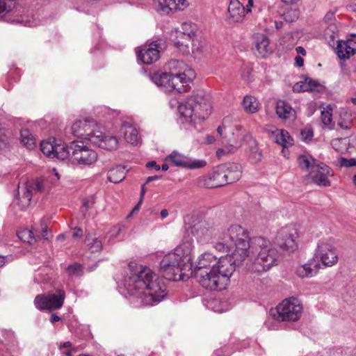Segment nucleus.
<instances>
[{
    "label": "nucleus",
    "mask_w": 356,
    "mask_h": 356,
    "mask_svg": "<svg viewBox=\"0 0 356 356\" xmlns=\"http://www.w3.org/2000/svg\"><path fill=\"white\" fill-rule=\"evenodd\" d=\"M314 255L316 262L325 267L333 266L339 259L334 240L330 238H322L318 241Z\"/></svg>",
    "instance_id": "obj_10"
},
{
    "label": "nucleus",
    "mask_w": 356,
    "mask_h": 356,
    "mask_svg": "<svg viewBox=\"0 0 356 356\" xmlns=\"http://www.w3.org/2000/svg\"><path fill=\"white\" fill-rule=\"evenodd\" d=\"M168 160L176 166L187 169H198L204 167L207 162L204 160L192 159L177 151L172 152Z\"/></svg>",
    "instance_id": "obj_16"
},
{
    "label": "nucleus",
    "mask_w": 356,
    "mask_h": 356,
    "mask_svg": "<svg viewBox=\"0 0 356 356\" xmlns=\"http://www.w3.org/2000/svg\"><path fill=\"white\" fill-rule=\"evenodd\" d=\"M184 259L172 252L165 254L160 262V271L163 276L172 281H184L193 274V264L186 263Z\"/></svg>",
    "instance_id": "obj_7"
},
{
    "label": "nucleus",
    "mask_w": 356,
    "mask_h": 356,
    "mask_svg": "<svg viewBox=\"0 0 356 356\" xmlns=\"http://www.w3.org/2000/svg\"><path fill=\"white\" fill-rule=\"evenodd\" d=\"M86 242L91 252H99L102 250V242L98 238H87Z\"/></svg>",
    "instance_id": "obj_42"
},
{
    "label": "nucleus",
    "mask_w": 356,
    "mask_h": 356,
    "mask_svg": "<svg viewBox=\"0 0 356 356\" xmlns=\"http://www.w3.org/2000/svg\"><path fill=\"white\" fill-rule=\"evenodd\" d=\"M301 136L305 141L311 140L313 137V131L310 129H305L301 131Z\"/></svg>",
    "instance_id": "obj_50"
},
{
    "label": "nucleus",
    "mask_w": 356,
    "mask_h": 356,
    "mask_svg": "<svg viewBox=\"0 0 356 356\" xmlns=\"http://www.w3.org/2000/svg\"><path fill=\"white\" fill-rule=\"evenodd\" d=\"M265 130L267 133L270 134L272 135L273 137L275 136V134L280 130L278 129H277L275 127L273 126V125H267L266 127H265Z\"/></svg>",
    "instance_id": "obj_52"
},
{
    "label": "nucleus",
    "mask_w": 356,
    "mask_h": 356,
    "mask_svg": "<svg viewBox=\"0 0 356 356\" xmlns=\"http://www.w3.org/2000/svg\"><path fill=\"white\" fill-rule=\"evenodd\" d=\"M44 270H41L40 271L35 273L34 275V281L37 283L46 282L49 280V276L45 273H43Z\"/></svg>",
    "instance_id": "obj_47"
},
{
    "label": "nucleus",
    "mask_w": 356,
    "mask_h": 356,
    "mask_svg": "<svg viewBox=\"0 0 356 356\" xmlns=\"http://www.w3.org/2000/svg\"><path fill=\"white\" fill-rule=\"evenodd\" d=\"M302 306L300 301L296 298L284 300L275 308L271 309L270 314L278 321H297L301 316Z\"/></svg>",
    "instance_id": "obj_9"
},
{
    "label": "nucleus",
    "mask_w": 356,
    "mask_h": 356,
    "mask_svg": "<svg viewBox=\"0 0 356 356\" xmlns=\"http://www.w3.org/2000/svg\"><path fill=\"white\" fill-rule=\"evenodd\" d=\"M165 69L170 76H184V79H194L195 77V71L181 60H170L165 65Z\"/></svg>",
    "instance_id": "obj_18"
},
{
    "label": "nucleus",
    "mask_w": 356,
    "mask_h": 356,
    "mask_svg": "<svg viewBox=\"0 0 356 356\" xmlns=\"http://www.w3.org/2000/svg\"><path fill=\"white\" fill-rule=\"evenodd\" d=\"M299 237L298 228L295 225H287L279 229L276 242L282 250L293 252L298 248Z\"/></svg>",
    "instance_id": "obj_13"
},
{
    "label": "nucleus",
    "mask_w": 356,
    "mask_h": 356,
    "mask_svg": "<svg viewBox=\"0 0 356 356\" xmlns=\"http://www.w3.org/2000/svg\"><path fill=\"white\" fill-rule=\"evenodd\" d=\"M178 111L183 123H189L196 127L208 118L211 106L202 93H194L178 106Z\"/></svg>",
    "instance_id": "obj_5"
},
{
    "label": "nucleus",
    "mask_w": 356,
    "mask_h": 356,
    "mask_svg": "<svg viewBox=\"0 0 356 356\" xmlns=\"http://www.w3.org/2000/svg\"><path fill=\"white\" fill-rule=\"evenodd\" d=\"M170 40L174 43L175 47L184 55L188 56L192 54L195 56L199 51V46L196 44V41L193 40V39L171 33Z\"/></svg>",
    "instance_id": "obj_17"
},
{
    "label": "nucleus",
    "mask_w": 356,
    "mask_h": 356,
    "mask_svg": "<svg viewBox=\"0 0 356 356\" xmlns=\"http://www.w3.org/2000/svg\"><path fill=\"white\" fill-rule=\"evenodd\" d=\"M168 216V211L167 209H163L161 211V217L162 219H164L165 218H167Z\"/></svg>",
    "instance_id": "obj_63"
},
{
    "label": "nucleus",
    "mask_w": 356,
    "mask_h": 356,
    "mask_svg": "<svg viewBox=\"0 0 356 356\" xmlns=\"http://www.w3.org/2000/svg\"><path fill=\"white\" fill-rule=\"evenodd\" d=\"M184 78V76H170L169 91L176 90L178 92H184L186 87L193 80Z\"/></svg>",
    "instance_id": "obj_31"
},
{
    "label": "nucleus",
    "mask_w": 356,
    "mask_h": 356,
    "mask_svg": "<svg viewBox=\"0 0 356 356\" xmlns=\"http://www.w3.org/2000/svg\"><path fill=\"white\" fill-rule=\"evenodd\" d=\"M224 169L225 167H222V165L218 166L211 173L200 179V185L207 188H213L227 184V181L225 178Z\"/></svg>",
    "instance_id": "obj_15"
},
{
    "label": "nucleus",
    "mask_w": 356,
    "mask_h": 356,
    "mask_svg": "<svg viewBox=\"0 0 356 356\" xmlns=\"http://www.w3.org/2000/svg\"><path fill=\"white\" fill-rule=\"evenodd\" d=\"M319 161L309 154H302L298 156V163L299 167L309 174L314 168V166L318 164Z\"/></svg>",
    "instance_id": "obj_33"
},
{
    "label": "nucleus",
    "mask_w": 356,
    "mask_h": 356,
    "mask_svg": "<svg viewBox=\"0 0 356 356\" xmlns=\"http://www.w3.org/2000/svg\"><path fill=\"white\" fill-rule=\"evenodd\" d=\"M320 268L321 264L312 259L304 265L299 266L296 269V274L302 278L313 277L317 274Z\"/></svg>",
    "instance_id": "obj_23"
},
{
    "label": "nucleus",
    "mask_w": 356,
    "mask_h": 356,
    "mask_svg": "<svg viewBox=\"0 0 356 356\" xmlns=\"http://www.w3.org/2000/svg\"><path fill=\"white\" fill-rule=\"evenodd\" d=\"M120 132L124 135L127 143L136 145L138 144L140 141L138 131L133 125L124 124L120 128Z\"/></svg>",
    "instance_id": "obj_28"
},
{
    "label": "nucleus",
    "mask_w": 356,
    "mask_h": 356,
    "mask_svg": "<svg viewBox=\"0 0 356 356\" xmlns=\"http://www.w3.org/2000/svg\"><path fill=\"white\" fill-rule=\"evenodd\" d=\"M314 168L309 174L313 181L318 186H330V181L328 179V177L332 175L330 168L322 162L316 164Z\"/></svg>",
    "instance_id": "obj_19"
},
{
    "label": "nucleus",
    "mask_w": 356,
    "mask_h": 356,
    "mask_svg": "<svg viewBox=\"0 0 356 356\" xmlns=\"http://www.w3.org/2000/svg\"><path fill=\"white\" fill-rule=\"evenodd\" d=\"M40 150L49 158L64 160L70 157L73 163L81 166H90L98 158L97 153L82 141H73L67 146L60 139L49 138L40 143Z\"/></svg>",
    "instance_id": "obj_3"
},
{
    "label": "nucleus",
    "mask_w": 356,
    "mask_h": 356,
    "mask_svg": "<svg viewBox=\"0 0 356 356\" xmlns=\"http://www.w3.org/2000/svg\"><path fill=\"white\" fill-rule=\"evenodd\" d=\"M159 44L156 42L145 46L137 53L138 59L146 65L156 62L159 58Z\"/></svg>",
    "instance_id": "obj_20"
},
{
    "label": "nucleus",
    "mask_w": 356,
    "mask_h": 356,
    "mask_svg": "<svg viewBox=\"0 0 356 356\" xmlns=\"http://www.w3.org/2000/svg\"><path fill=\"white\" fill-rule=\"evenodd\" d=\"M321 121L324 125L328 126L332 122V108L327 106L321 111Z\"/></svg>",
    "instance_id": "obj_43"
},
{
    "label": "nucleus",
    "mask_w": 356,
    "mask_h": 356,
    "mask_svg": "<svg viewBox=\"0 0 356 356\" xmlns=\"http://www.w3.org/2000/svg\"><path fill=\"white\" fill-rule=\"evenodd\" d=\"M218 258L211 252H205L200 254L196 261L193 273L202 270H216Z\"/></svg>",
    "instance_id": "obj_22"
},
{
    "label": "nucleus",
    "mask_w": 356,
    "mask_h": 356,
    "mask_svg": "<svg viewBox=\"0 0 356 356\" xmlns=\"http://www.w3.org/2000/svg\"><path fill=\"white\" fill-rule=\"evenodd\" d=\"M228 12L229 17L234 22H241L245 15V6L238 0H231Z\"/></svg>",
    "instance_id": "obj_25"
},
{
    "label": "nucleus",
    "mask_w": 356,
    "mask_h": 356,
    "mask_svg": "<svg viewBox=\"0 0 356 356\" xmlns=\"http://www.w3.org/2000/svg\"><path fill=\"white\" fill-rule=\"evenodd\" d=\"M319 86L318 83L310 78H305L303 81L297 82L293 87L294 92H306L316 90Z\"/></svg>",
    "instance_id": "obj_32"
},
{
    "label": "nucleus",
    "mask_w": 356,
    "mask_h": 356,
    "mask_svg": "<svg viewBox=\"0 0 356 356\" xmlns=\"http://www.w3.org/2000/svg\"><path fill=\"white\" fill-rule=\"evenodd\" d=\"M161 178V176H157V175L150 176V177H147V179L146 180V184H147V183H149L150 181H154V180L159 179Z\"/></svg>",
    "instance_id": "obj_61"
},
{
    "label": "nucleus",
    "mask_w": 356,
    "mask_h": 356,
    "mask_svg": "<svg viewBox=\"0 0 356 356\" xmlns=\"http://www.w3.org/2000/svg\"><path fill=\"white\" fill-rule=\"evenodd\" d=\"M93 202L92 201H90L88 200H85L83 202V206L81 207V212L85 216L86 213L87 212L88 208L90 207V204H92Z\"/></svg>",
    "instance_id": "obj_53"
},
{
    "label": "nucleus",
    "mask_w": 356,
    "mask_h": 356,
    "mask_svg": "<svg viewBox=\"0 0 356 356\" xmlns=\"http://www.w3.org/2000/svg\"><path fill=\"white\" fill-rule=\"evenodd\" d=\"M47 190V182L44 179L38 178L35 181L22 179L18 185V196L15 202L21 209H26L31 204L34 193H44Z\"/></svg>",
    "instance_id": "obj_8"
},
{
    "label": "nucleus",
    "mask_w": 356,
    "mask_h": 356,
    "mask_svg": "<svg viewBox=\"0 0 356 356\" xmlns=\"http://www.w3.org/2000/svg\"><path fill=\"white\" fill-rule=\"evenodd\" d=\"M146 167L149 168H154L156 171H159L161 170V167L159 165H157L156 163L154 161L148 162L146 164Z\"/></svg>",
    "instance_id": "obj_57"
},
{
    "label": "nucleus",
    "mask_w": 356,
    "mask_h": 356,
    "mask_svg": "<svg viewBox=\"0 0 356 356\" xmlns=\"http://www.w3.org/2000/svg\"><path fill=\"white\" fill-rule=\"evenodd\" d=\"M21 143L28 149H33L35 147V139L27 129H22L20 132Z\"/></svg>",
    "instance_id": "obj_40"
},
{
    "label": "nucleus",
    "mask_w": 356,
    "mask_h": 356,
    "mask_svg": "<svg viewBox=\"0 0 356 356\" xmlns=\"http://www.w3.org/2000/svg\"><path fill=\"white\" fill-rule=\"evenodd\" d=\"M216 270H202L194 273L195 277L199 284L204 288L211 291L222 290L226 289L227 284L218 273Z\"/></svg>",
    "instance_id": "obj_12"
},
{
    "label": "nucleus",
    "mask_w": 356,
    "mask_h": 356,
    "mask_svg": "<svg viewBox=\"0 0 356 356\" xmlns=\"http://www.w3.org/2000/svg\"><path fill=\"white\" fill-rule=\"evenodd\" d=\"M161 8L170 10H182L186 6V0H158Z\"/></svg>",
    "instance_id": "obj_35"
},
{
    "label": "nucleus",
    "mask_w": 356,
    "mask_h": 356,
    "mask_svg": "<svg viewBox=\"0 0 356 356\" xmlns=\"http://www.w3.org/2000/svg\"><path fill=\"white\" fill-rule=\"evenodd\" d=\"M227 229L228 228L220 230L212 222L207 220H200L191 227V233L195 237L198 243L205 244L213 239L216 240V242L219 241L220 236L222 232H227Z\"/></svg>",
    "instance_id": "obj_11"
},
{
    "label": "nucleus",
    "mask_w": 356,
    "mask_h": 356,
    "mask_svg": "<svg viewBox=\"0 0 356 356\" xmlns=\"http://www.w3.org/2000/svg\"><path fill=\"white\" fill-rule=\"evenodd\" d=\"M83 236V230L81 228L75 227L74 231L72 234L74 238H81Z\"/></svg>",
    "instance_id": "obj_55"
},
{
    "label": "nucleus",
    "mask_w": 356,
    "mask_h": 356,
    "mask_svg": "<svg viewBox=\"0 0 356 356\" xmlns=\"http://www.w3.org/2000/svg\"><path fill=\"white\" fill-rule=\"evenodd\" d=\"M222 167H225L224 174L225 175V179L227 181L228 184H232L233 182L238 180L241 176V169L240 165L235 163L223 164Z\"/></svg>",
    "instance_id": "obj_27"
},
{
    "label": "nucleus",
    "mask_w": 356,
    "mask_h": 356,
    "mask_svg": "<svg viewBox=\"0 0 356 356\" xmlns=\"http://www.w3.org/2000/svg\"><path fill=\"white\" fill-rule=\"evenodd\" d=\"M15 5V0H0V14L11 11Z\"/></svg>",
    "instance_id": "obj_44"
},
{
    "label": "nucleus",
    "mask_w": 356,
    "mask_h": 356,
    "mask_svg": "<svg viewBox=\"0 0 356 356\" xmlns=\"http://www.w3.org/2000/svg\"><path fill=\"white\" fill-rule=\"evenodd\" d=\"M225 129V127L224 125H221V126H219L218 127V129H217V131H218V134L220 136H223V131Z\"/></svg>",
    "instance_id": "obj_62"
},
{
    "label": "nucleus",
    "mask_w": 356,
    "mask_h": 356,
    "mask_svg": "<svg viewBox=\"0 0 356 356\" xmlns=\"http://www.w3.org/2000/svg\"><path fill=\"white\" fill-rule=\"evenodd\" d=\"M17 236L21 241L26 242L31 245L37 241L36 238L40 237L38 234V229H24L17 232Z\"/></svg>",
    "instance_id": "obj_36"
},
{
    "label": "nucleus",
    "mask_w": 356,
    "mask_h": 356,
    "mask_svg": "<svg viewBox=\"0 0 356 356\" xmlns=\"http://www.w3.org/2000/svg\"><path fill=\"white\" fill-rule=\"evenodd\" d=\"M60 320V318L57 316L56 314H53L50 318V322L51 323H55Z\"/></svg>",
    "instance_id": "obj_60"
},
{
    "label": "nucleus",
    "mask_w": 356,
    "mask_h": 356,
    "mask_svg": "<svg viewBox=\"0 0 356 356\" xmlns=\"http://www.w3.org/2000/svg\"><path fill=\"white\" fill-rule=\"evenodd\" d=\"M197 28L195 24L192 22H184L181 24V27L176 29L172 33L177 34L179 36H185L187 38L193 39L196 41Z\"/></svg>",
    "instance_id": "obj_29"
},
{
    "label": "nucleus",
    "mask_w": 356,
    "mask_h": 356,
    "mask_svg": "<svg viewBox=\"0 0 356 356\" xmlns=\"http://www.w3.org/2000/svg\"><path fill=\"white\" fill-rule=\"evenodd\" d=\"M275 143L282 145L283 147H287L293 145V139L288 131L284 129H280L273 137Z\"/></svg>",
    "instance_id": "obj_38"
},
{
    "label": "nucleus",
    "mask_w": 356,
    "mask_h": 356,
    "mask_svg": "<svg viewBox=\"0 0 356 356\" xmlns=\"http://www.w3.org/2000/svg\"><path fill=\"white\" fill-rule=\"evenodd\" d=\"M126 177L125 168L123 166L118 165L111 169L107 173V178L109 181L118 184L122 181Z\"/></svg>",
    "instance_id": "obj_34"
},
{
    "label": "nucleus",
    "mask_w": 356,
    "mask_h": 356,
    "mask_svg": "<svg viewBox=\"0 0 356 356\" xmlns=\"http://www.w3.org/2000/svg\"><path fill=\"white\" fill-rule=\"evenodd\" d=\"M338 165L341 167H352L356 166V159H346L340 157L338 159Z\"/></svg>",
    "instance_id": "obj_46"
},
{
    "label": "nucleus",
    "mask_w": 356,
    "mask_h": 356,
    "mask_svg": "<svg viewBox=\"0 0 356 356\" xmlns=\"http://www.w3.org/2000/svg\"><path fill=\"white\" fill-rule=\"evenodd\" d=\"M334 19V13L330 11L324 17V20L327 23L332 22Z\"/></svg>",
    "instance_id": "obj_54"
},
{
    "label": "nucleus",
    "mask_w": 356,
    "mask_h": 356,
    "mask_svg": "<svg viewBox=\"0 0 356 356\" xmlns=\"http://www.w3.org/2000/svg\"><path fill=\"white\" fill-rule=\"evenodd\" d=\"M275 110L277 115L281 119L293 120L296 118V111L286 101L278 100Z\"/></svg>",
    "instance_id": "obj_26"
},
{
    "label": "nucleus",
    "mask_w": 356,
    "mask_h": 356,
    "mask_svg": "<svg viewBox=\"0 0 356 356\" xmlns=\"http://www.w3.org/2000/svg\"><path fill=\"white\" fill-rule=\"evenodd\" d=\"M143 202H140V200H139L138 204L134 207V208L132 210V213H134L136 211H138L140 207V205Z\"/></svg>",
    "instance_id": "obj_64"
},
{
    "label": "nucleus",
    "mask_w": 356,
    "mask_h": 356,
    "mask_svg": "<svg viewBox=\"0 0 356 356\" xmlns=\"http://www.w3.org/2000/svg\"><path fill=\"white\" fill-rule=\"evenodd\" d=\"M219 239L213 245L217 251L229 252L234 249L232 254L219 257L216 267L218 273L222 278H225L224 281L228 285L235 271L236 263L243 261L249 256L250 237L245 229L234 225L230 226L227 232H222Z\"/></svg>",
    "instance_id": "obj_2"
},
{
    "label": "nucleus",
    "mask_w": 356,
    "mask_h": 356,
    "mask_svg": "<svg viewBox=\"0 0 356 356\" xmlns=\"http://www.w3.org/2000/svg\"><path fill=\"white\" fill-rule=\"evenodd\" d=\"M126 273L122 284L135 307L152 306L166 296L165 285L150 268L131 264Z\"/></svg>",
    "instance_id": "obj_1"
},
{
    "label": "nucleus",
    "mask_w": 356,
    "mask_h": 356,
    "mask_svg": "<svg viewBox=\"0 0 356 356\" xmlns=\"http://www.w3.org/2000/svg\"><path fill=\"white\" fill-rule=\"evenodd\" d=\"M41 229H42L41 233H40L38 231V234L40 236V237L36 238L37 241L41 240V239L48 240L49 239V232H48V229H47V226L42 224Z\"/></svg>",
    "instance_id": "obj_48"
},
{
    "label": "nucleus",
    "mask_w": 356,
    "mask_h": 356,
    "mask_svg": "<svg viewBox=\"0 0 356 356\" xmlns=\"http://www.w3.org/2000/svg\"><path fill=\"white\" fill-rule=\"evenodd\" d=\"M193 250V240L189 234L184 236V238L179 245L172 252L178 257L184 259L186 263L192 264L191 253Z\"/></svg>",
    "instance_id": "obj_21"
},
{
    "label": "nucleus",
    "mask_w": 356,
    "mask_h": 356,
    "mask_svg": "<svg viewBox=\"0 0 356 356\" xmlns=\"http://www.w3.org/2000/svg\"><path fill=\"white\" fill-rule=\"evenodd\" d=\"M93 122L88 120L75 121L72 127V134L77 137H83L95 145L106 150H114L118 147L116 137L106 136L100 131H92Z\"/></svg>",
    "instance_id": "obj_6"
},
{
    "label": "nucleus",
    "mask_w": 356,
    "mask_h": 356,
    "mask_svg": "<svg viewBox=\"0 0 356 356\" xmlns=\"http://www.w3.org/2000/svg\"><path fill=\"white\" fill-rule=\"evenodd\" d=\"M336 51L341 59L350 58L356 53V41L353 40L339 41Z\"/></svg>",
    "instance_id": "obj_24"
},
{
    "label": "nucleus",
    "mask_w": 356,
    "mask_h": 356,
    "mask_svg": "<svg viewBox=\"0 0 356 356\" xmlns=\"http://www.w3.org/2000/svg\"><path fill=\"white\" fill-rule=\"evenodd\" d=\"M295 61H296V65L297 67H300L303 66L304 60L300 56H298L295 58Z\"/></svg>",
    "instance_id": "obj_58"
},
{
    "label": "nucleus",
    "mask_w": 356,
    "mask_h": 356,
    "mask_svg": "<svg viewBox=\"0 0 356 356\" xmlns=\"http://www.w3.org/2000/svg\"><path fill=\"white\" fill-rule=\"evenodd\" d=\"M17 23L24 26L33 27L39 24V20L34 16L23 15L19 19L15 20Z\"/></svg>",
    "instance_id": "obj_41"
},
{
    "label": "nucleus",
    "mask_w": 356,
    "mask_h": 356,
    "mask_svg": "<svg viewBox=\"0 0 356 356\" xmlns=\"http://www.w3.org/2000/svg\"><path fill=\"white\" fill-rule=\"evenodd\" d=\"M262 154L260 152L258 151V149L252 150V152L250 154V159L252 160V162L257 163L261 160Z\"/></svg>",
    "instance_id": "obj_49"
},
{
    "label": "nucleus",
    "mask_w": 356,
    "mask_h": 356,
    "mask_svg": "<svg viewBox=\"0 0 356 356\" xmlns=\"http://www.w3.org/2000/svg\"><path fill=\"white\" fill-rule=\"evenodd\" d=\"M124 228V225L114 227L111 230V238H117L120 235V234L121 233V232L123 230Z\"/></svg>",
    "instance_id": "obj_51"
},
{
    "label": "nucleus",
    "mask_w": 356,
    "mask_h": 356,
    "mask_svg": "<svg viewBox=\"0 0 356 356\" xmlns=\"http://www.w3.org/2000/svg\"><path fill=\"white\" fill-rule=\"evenodd\" d=\"M250 248H251L250 259L252 261L250 268L252 271L265 272L277 264L279 257L278 252L268 240L261 236L255 237L252 239Z\"/></svg>",
    "instance_id": "obj_4"
},
{
    "label": "nucleus",
    "mask_w": 356,
    "mask_h": 356,
    "mask_svg": "<svg viewBox=\"0 0 356 356\" xmlns=\"http://www.w3.org/2000/svg\"><path fill=\"white\" fill-rule=\"evenodd\" d=\"M152 81L159 87L169 91L170 75L168 72L156 73L152 77Z\"/></svg>",
    "instance_id": "obj_39"
},
{
    "label": "nucleus",
    "mask_w": 356,
    "mask_h": 356,
    "mask_svg": "<svg viewBox=\"0 0 356 356\" xmlns=\"http://www.w3.org/2000/svg\"><path fill=\"white\" fill-rule=\"evenodd\" d=\"M65 294L63 290H58L56 293L47 296L38 295L34 300V304L39 310L57 309L60 308L64 302Z\"/></svg>",
    "instance_id": "obj_14"
},
{
    "label": "nucleus",
    "mask_w": 356,
    "mask_h": 356,
    "mask_svg": "<svg viewBox=\"0 0 356 356\" xmlns=\"http://www.w3.org/2000/svg\"><path fill=\"white\" fill-rule=\"evenodd\" d=\"M255 47L259 56L266 57L272 53V49L269 46L268 38L262 34H258L255 37Z\"/></svg>",
    "instance_id": "obj_30"
},
{
    "label": "nucleus",
    "mask_w": 356,
    "mask_h": 356,
    "mask_svg": "<svg viewBox=\"0 0 356 356\" xmlns=\"http://www.w3.org/2000/svg\"><path fill=\"white\" fill-rule=\"evenodd\" d=\"M243 109L250 113H254L259 111V102L256 97L252 95H246L243 100Z\"/></svg>",
    "instance_id": "obj_37"
},
{
    "label": "nucleus",
    "mask_w": 356,
    "mask_h": 356,
    "mask_svg": "<svg viewBox=\"0 0 356 356\" xmlns=\"http://www.w3.org/2000/svg\"><path fill=\"white\" fill-rule=\"evenodd\" d=\"M296 51L298 55H302V56L306 55V51L302 47H296Z\"/></svg>",
    "instance_id": "obj_59"
},
{
    "label": "nucleus",
    "mask_w": 356,
    "mask_h": 356,
    "mask_svg": "<svg viewBox=\"0 0 356 356\" xmlns=\"http://www.w3.org/2000/svg\"><path fill=\"white\" fill-rule=\"evenodd\" d=\"M254 5V1L253 0H248V3L245 6V14H248L252 11V8Z\"/></svg>",
    "instance_id": "obj_56"
},
{
    "label": "nucleus",
    "mask_w": 356,
    "mask_h": 356,
    "mask_svg": "<svg viewBox=\"0 0 356 356\" xmlns=\"http://www.w3.org/2000/svg\"><path fill=\"white\" fill-rule=\"evenodd\" d=\"M67 270L70 276H80L82 275L81 266L77 263L69 266Z\"/></svg>",
    "instance_id": "obj_45"
}]
</instances>
